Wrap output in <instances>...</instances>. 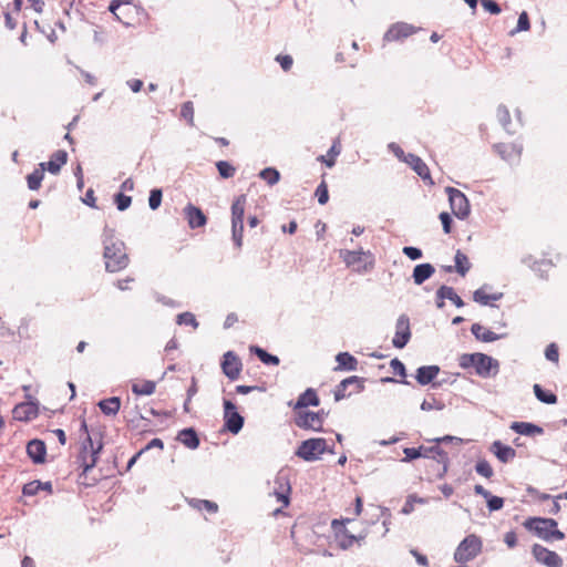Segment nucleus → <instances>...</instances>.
<instances>
[{
  "label": "nucleus",
  "mask_w": 567,
  "mask_h": 567,
  "mask_svg": "<svg viewBox=\"0 0 567 567\" xmlns=\"http://www.w3.org/2000/svg\"><path fill=\"white\" fill-rule=\"evenodd\" d=\"M275 485L274 495L277 501L281 502L284 506H288L291 487L287 474L279 472L275 478Z\"/></svg>",
  "instance_id": "dca6fc26"
},
{
  "label": "nucleus",
  "mask_w": 567,
  "mask_h": 567,
  "mask_svg": "<svg viewBox=\"0 0 567 567\" xmlns=\"http://www.w3.org/2000/svg\"><path fill=\"white\" fill-rule=\"evenodd\" d=\"M216 167L218 169L219 175L223 178H230L235 175V172H236L235 167L226 161L217 162Z\"/></svg>",
  "instance_id": "09e8293b"
},
{
  "label": "nucleus",
  "mask_w": 567,
  "mask_h": 567,
  "mask_svg": "<svg viewBox=\"0 0 567 567\" xmlns=\"http://www.w3.org/2000/svg\"><path fill=\"white\" fill-rule=\"evenodd\" d=\"M497 118L499 121V123L502 124V126L508 132V133H514V131L511 130L509 127V120H511V116H509V112L507 110V107L503 106V105H499L497 107Z\"/></svg>",
  "instance_id": "de8ad7c7"
},
{
  "label": "nucleus",
  "mask_w": 567,
  "mask_h": 567,
  "mask_svg": "<svg viewBox=\"0 0 567 567\" xmlns=\"http://www.w3.org/2000/svg\"><path fill=\"white\" fill-rule=\"evenodd\" d=\"M545 357H546L547 360H549L551 362H557L558 361V358H559L558 349H557V347L554 343L549 344L546 348Z\"/></svg>",
  "instance_id": "0e129e2a"
},
{
  "label": "nucleus",
  "mask_w": 567,
  "mask_h": 567,
  "mask_svg": "<svg viewBox=\"0 0 567 567\" xmlns=\"http://www.w3.org/2000/svg\"><path fill=\"white\" fill-rule=\"evenodd\" d=\"M39 408L34 401L19 403L14 406L12 414L18 421H31L38 416Z\"/></svg>",
  "instance_id": "f3484780"
},
{
  "label": "nucleus",
  "mask_w": 567,
  "mask_h": 567,
  "mask_svg": "<svg viewBox=\"0 0 567 567\" xmlns=\"http://www.w3.org/2000/svg\"><path fill=\"white\" fill-rule=\"evenodd\" d=\"M427 441L436 443L437 445L442 444V443H455V444H463L464 443L463 439L457 437V436H452V435H445V436H442V437H435V439L427 440Z\"/></svg>",
  "instance_id": "052dcab7"
},
{
  "label": "nucleus",
  "mask_w": 567,
  "mask_h": 567,
  "mask_svg": "<svg viewBox=\"0 0 567 567\" xmlns=\"http://www.w3.org/2000/svg\"><path fill=\"white\" fill-rule=\"evenodd\" d=\"M455 261V270L461 275L465 276L466 272L471 268V264L468 261V258L465 254H463L461 250H457L454 256Z\"/></svg>",
  "instance_id": "58836bf2"
},
{
  "label": "nucleus",
  "mask_w": 567,
  "mask_h": 567,
  "mask_svg": "<svg viewBox=\"0 0 567 567\" xmlns=\"http://www.w3.org/2000/svg\"><path fill=\"white\" fill-rule=\"evenodd\" d=\"M482 549V542L476 535H468L457 546L454 553V559L457 563L465 564L474 559Z\"/></svg>",
  "instance_id": "423d86ee"
},
{
  "label": "nucleus",
  "mask_w": 567,
  "mask_h": 567,
  "mask_svg": "<svg viewBox=\"0 0 567 567\" xmlns=\"http://www.w3.org/2000/svg\"><path fill=\"white\" fill-rule=\"evenodd\" d=\"M309 405L317 406L319 405V398L315 390L307 389L297 400L295 404V409H302Z\"/></svg>",
  "instance_id": "72a5a7b5"
},
{
  "label": "nucleus",
  "mask_w": 567,
  "mask_h": 567,
  "mask_svg": "<svg viewBox=\"0 0 567 567\" xmlns=\"http://www.w3.org/2000/svg\"><path fill=\"white\" fill-rule=\"evenodd\" d=\"M132 198L131 196H126L123 193H118L115 195V204L118 210L123 212L131 206Z\"/></svg>",
  "instance_id": "864d4df0"
},
{
  "label": "nucleus",
  "mask_w": 567,
  "mask_h": 567,
  "mask_svg": "<svg viewBox=\"0 0 567 567\" xmlns=\"http://www.w3.org/2000/svg\"><path fill=\"white\" fill-rule=\"evenodd\" d=\"M68 162V153L63 150H59L52 154L51 159L47 163H40L39 166L49 173L56 175L60 173L61 167Z\"/></svg>",
  "instance_id": "aec40b11"
},
{
  "label": "nucleus",
  "mask_w": 567,
  "mask_h": 567,
  "mask_svg": "<svg viewBox=\"0 0 567 567\" xmlns=\"http://www.w3.org/2000/svg\"><path fill=\"white\" fill-rule=\"evenodd\" d=\"M439 372L437 365H423L417 369L415 379L421 385H426L437 377Z\"/></svg>",
  "instance_id": "c85d7f7f"
},
{
  "label": "nucleus",
  "mask_w": 567,
  "mask_h": 567,
  "mask_svg": "<svg viewBox=\"0 0 567 567\" xmlns=\"http://www.w3.org/2000/svg\"><path fill=\"white\" fill-rule=\"evenodd\" d=\"M276 60L279 62L284 71H289L292 66L293 60L290 55H277Z\"/></svg>",
  "instance_id": "338daca9"
},
{
  "label": "nucleus",
  "mask_w": 567,
  "mask_h": 567,
  "mask_svg": "<svg viewBox=\"0 0 567 567\" xmlns=\"http://www.w3.org/2000/svg\"><path fill=\"white\" fill-rule=\"evenodd\" d=\"M509 429L515 433L525 436L542 435L544 433L543 427L529 422H513L509 425Z\"/></svg>",
  "instance_id": "393cba45"
},
{
  "label": "nucleus",
  "mask_w": 567,
  "mask_h": 567,
  "mask_svg": "<svg viewBox=\"0 0 567 567\" xmlns=\"http://www.w3.org/2000/svg\"><path fill=\"white\" fill-rule=\"evenodd\" d=\"M350 385H355L357 386V391H360L363 388L362 381H361V379L359 377H355V375L349 377V378L342 380L337 385V388H336V390L333 392L334 400L336 401H341L344 398H347L348 395H350L351 393H347L348 386H350Z\"/></svg>",
  "instance_id": "b1692460"
},
{
  "label": "nucleus",
  "mask_w": 567,
  "mask_h": 567,
  "mask_svg": "<svg viewBox=\"0 0 567 567\" xmlns=\"http://www.w3.org/2000/svg\"><path fill=\"white\" fill-rule=\"evenodd\" d=\"M351 520V518H346L342 520L333 519L331 523V527L334 532L338 545L342 549L350 548L357 540V536L350 534L348 529L344 527V524L350 523Z\"/></svg>",
  "instance_id": "9b49d317"
},
{
  "label": "nucleus",
  "mask_w": 567,
  "mask_h": 567,
  "mask_svg": "<svg viewBox=\"0 0 567 567\" xmlns=\"http://www.w3.org/2000/svg\"><path fill=\"white\" fill-rule=\"evenodd\" d=\"M368 255H370V252L364 251L362 249H359V250L342 249V250H340V257L348 267L357 265L358 262H360L362 260L363 256H368Z\"/></svg>",
  "instance_id": "473e14b6"
},
{
  "label": "nucleus",
  "mask_w": 567,
  "mask_h": 567,
  "mask_svg": "<svg viewBox=\"0 0 567 567\" xmlns=\"http://www.w3.org/2000/svg\"><path fill=\"white\" fill-rule=\"evenodd\" d=\"M177 323L178 324H188L194 328L198 327V322L195 318V316L190 312H183L177 316Z\"/></svg>",
  "instance_id": "603ef678"
},
{
  "label": "nucleus",
  "mask_w": 567,
  "mask_h": 567,
  "mask_svg": "<svg viewBox=\"0 0 567 567\" xmlns=\"http://www.w3.org/2000/svg\"><path fill=\"white\" fill-rule=\"evenodd\" d=\"M416 31L415 27L405 22H398L390 27L384 34L385 41H398L406 38Z\"/></svg>",
  "instance_id": "6ab92c4d"
},
{
  "label": "nucleus",
  "mask_w": 567,
  "mask_h": 567,
  "mask_svg": "<svg viewBox=\"0 0 567 567\" xmlns=\"http://www.w3.org/2000/svg\"><path fill=\"white\" fill-rule=\"evenodd\" d=\"M246 204V195H239L231 204V236L237 248L243 246L244 215Z\"/></svg>",
  "instance_id": "20e7f679"
},
{
  "label": "nucleus",
  "mask_w": 567,
  "mask_h": 567,
  "mask_svg": "<svg viewBox=\"0 0 567 567\" xmlns=\"http://www.w3.org/2000/svg\"><path fill=\"white\" fill-rule=\"evenodd\" d=\"M532 551L538 563L544 564L547 567H563V559L557 553L538 544L533 546Z\"/></svg>",
  "instance_id": "ddd939ff"
},
{
  "label": "nucleus",
  "mask_w": 567,
  "mask_h": 567,
  "mask_svg": "<svg viewBox=\"0 0 567 567\" xmlns=\"http://www.w3.org/2000/svg\"><path fill=\"white\" fill-rule=\"evenodd\" d=\"M162 203V190L161 189H152L150 193L148 205L150 208L155 210L161 206Z\"/></svg>",
  "instance_id": "5fc2aeb1"
},
{
  "label": "nucleus",
  "mask_w": 567,
  "mask_h": 567,
  "mask_svg": "<svg viewBox=\"0 0 567 567\" xmlns=\"http://www.w3.org/2000/svg\"><path fill=\"white\" fill-rule=\"evenodd\" d=\"M104 246L105 268L107 271L116 272L128 265V257L125 252V244L115 238V230L105 226L102 234Z\"/></svg>",
  "instance_id": "f257e3e1"
},
{
  "label": "nucleus",
  "mask_w": 567,
  "mask_h": 567,
  "mask_svg": "<svg viewBox=\"0 0 567 567\" xmlns=\"http://www.w3.org/2000/svg\"><path fill=\"white\" fill-rule=\"evenodd\" d=\"M102 449V444L99 443L96 447L93 445V441L90 435L86 436L82 444V452L80 455L81 466L83 467V473H87L92 470L97 462V455Z\"/></svg>",
  "instance_id": "6e6552de"
},
{
  "label": "nucleus",
  "mask_w": 567,
  "mask_h": 567,
  "mask_svg": "<svg viewBox=\"0 0 567 567\" xmlns=\"http://www.w3.org/2000/svg\"><path fill=\"white\" fill-rule=\"evenodd\" d=\"M125 4H130L128 0H112L109 7V10L116 17L118 21L124 23L125 25H130L128 22L124 21V11L121 10V7Z\"/></svg>",
  "instance_id": "37998d69"
},
{
  "label": "nucleus",
  "mask_w": 567,
  "mask_h": 567,
  "mask_svg": "<svg viewBox=\"0 0 567 567\" xmlns=\"http://www.w3.org/2000/svg\"><path fill=\"white\" fill-rule=\"evenodd\" d=\"M489 450L502 463H508L516 456V451L512 446L503 444L501 441H494Z\"/></svg>",
  "instance_id": "5701e85b"
},
{
  "label": "nucleus",
  "mask_w": 567,
  "mask_h": 567,
  "mask_svg": "<svg viewBox=\"0 0 567 567\" xmlns=\"http://www.w3.org/2000/svg\"><path fill=\"white\" fill-rule=\"evenodd\" d=\"M189 505L198 511H207L209 513H216L218 505L207 499H190Z\"/></svg>",
  "instance_id": "c03bdc74"
},
{
  "label": "nucleus",
  "mask_w": 567,
  "mask_h": 567,
  "mask_svg": "<svg viewBox=\"0 0 567 567\" xmlns=\"http://www.w3.org/2000/svg\"><path fill=\"white\" fill-rule=\"evenodd\" d=\"M323 417L316 412H300L296 419L297 426L306 430L321 431Z\"/></svg>",
  "instance_id": "2eb2a0df"
},
{
  "label": "nucleus",
  "mask_w": 567,
  "mask_h": 567,
  "mask_svg": "<svg viewBox=\"0 0 567 567\" xmlns=\"http://www.w3.org/2000/svg\"><path fill=\"white\" fill-rule=\"evenodd\" d=\"M177 440L186 447L192 450L197 449L199 445L197 433L190 427L182 430L177 435Z\"/></svg>",
  "instance_id": "2f4dec72"
},
{
  "label": "nucleus",
  "mask_w": 567,
  "mask_h": 567,
  "mask_svg": "<svg viewBox=\"0 0 567 567\" xmlns=\"http://www.w3.org/2000/svg\"><path fill=\"white\" fill-rule=\"evenodd\" d=\"M121 406V401L117 396H112L99 402V408L106 415H115Z\"/></svg>",
  "instance_id": "c9c22d12"
},
{
  "label": "nucleus",
  "mask_w": 567,
  "mask_h": 567,
  "mask_svg": "<svg viewBox=\"0 0 567 567\" xmlns=\"http://www.w3.org/2000/svg\"><path fill=\"white\" fill-rule=\"evenodd\" d=\"M44 178V169L41 166L34 169L31 174L27 176L28 187L31 190H38L41 186V183Z\"/></svg>",
  "instance_id": "4c0bfd02"
},
{
  "label": "nucleus",
  "mask_w": 567,
  "mask_h": 567,
  "mask_svg": "<svg viewBox=\"0 0 567 567\" xmlns=\"http://www.w3.org/2000/svg\"><path fill=\"white\" fill-rule=\"evenodd\" d=\"M341 147L339 141H334L331 147L328 151L326 156H320L319 161L324 163L328 167H332L336 164V158L340 154Z\"/></svg>",
  "instance_id": "ea45409f"
},
{
  "label": "nucleus",
  "mask_w": 567,
  "mask_h": 567,
  "mask_svg": "<svg viewBox=\"0 0 567 567\" xmlns=\"http://www.w3.org/2000/svg\"><path fill=\"white\" fill-rule=\"evenodd\" d=\"M439 217L442 223L443 231L445 234H450L451 233V224H452V218H451L450 214L443 212L440 214Z\"/></svg>",
  "instance_id": "774afa93"
},
{
  "label": "nucleus",
  "mask_w": 567,
  "mask_h": 567,
  "mask_svg": "<svg viewBox=\"0 0 567 567\" xmlns=\"http://www.w3.org/2000/svg\"><path fill=\"white\" fill-rule=\"evenodd\" d=\"M482 7L492 14H498L501 7L493 0H481Z\"/></svg>",
  "instance_id": "680f3d73"
},
{
  "label": "nucleus",
  "mask_w": 567,
  "mask_h": 567,
  "mask_svg": "<svg viewBox=\"0 0 567 567\" xmlns=\"http://www.w3.org/2000/svg\"><path fill=\"white\" fill-rule=\"evenodd\" d=\"M403 254L409 257L411 260H416L422 257L421 249L416 247L406 246L403 248Z\"/></svg>",
  "instance_id": "e2e57ef3"
},
{
  "label": "nucleus",
  "mask_w": 567,
  "mask_h": 567,
  "mask_svg": "<svg viewBox=\"0 0 567 567\" xmlns=\"http://www.w3.org/2000/svg\"><path fill=\"white\" fill-rule=\"evenodd\" d=\"M224 420L225 429L233 434H237L244 425V417L236 411L235 404L229 400H224Z\"/></svg>",
  "instance_id": "1a4fd4ad"
},
{
  "label": "nucleus",
  "mask_w": 567,
  "mask_h": 567,
  "mask_svg": "<svg viewBox=\"0 0 567 567\" xmlns=\"http://www.w3.org/2000/svg\"><path fill=\"white\" fill-rule=\"evenodd\" d=\"M444 408H445V404L442 401L435 399L434 396H432L430 399H425L421 403V410L424 412H429L432 410L441 411Z\"/></svg>",
  "instance_id": "49530a36"
},
{
  "label": "nucleus",
  "mask_w": 567,
  "mask_h": 567,
  "mask_svg": "<svg viewBox=\"0 0 567 567\" xmlns=\"http://www.w3.org/2000/svg\"><path fill=\"white\" fill-rule=\"evenodd\" d=\"M458 364L463 369L473 367L481 378L495 377L499 370V363L496 359L481 352L462 354Z\"/></svg>",
  "instance_id": "f03ea898"
},
{
  "label": "nucleus",
  "mask_w": 567,
  "mask_h": 567,
  "mask_svg": "<svg viewBox=\"0 0 567 567\" xmlns=\"http://www.w3.org/2000/svg\"><path fill=\"white\" fill-rule=\"evenodd\" d=\"M471 331L474 337L483 342H493L502 339L505 334H497L489 329L485 328L481 323H473L471 327Z\"/></svg>",
  "instance_id": "cd10ccee"
},
{
  "label": "nucleus",
  "mask_w": 567,
  "mask_h": 567,
  "mask_svg": "<svg viewBox=\"0 0 567 567\" xmlns=\"http://www.w3.org/2000/svg\"><path fill=\"white\" fill-rule=\"evenodd\" d=\"M241 361L240 359L233 352L227 351L221 361V369L224 374L230 380H237L241 372Z\"/></svg>",
  "instance_id": "4468645a"
},
{
  "label": "nucleus",
  "mask_w": 567,
  "mask_h": 567,
  "mask_svg": "<svg viewBox=\"0 0 567 567\" xmlns=\"http://www.w3.org/2000/svg\"><path fill=\"white\" fill-rule=\"evenodd\" d=\"M388 148L401 161L404 162L406 159L408 154L404 153V151L396 143L392 142L388 145Z\"/></svg>",
  "instance_id": "69168bd1"
},
{
  "label": "nucleus",
  "mask_w": 567,
  "mask_h": 567,
  "mask_svg": "<svg viewBox=\"0 0 567 567\" xmlns=\"http://www.w3.org/2000/svg\"><path fill=\"white\" fill-rule=\"evenodd\" d=\"M489 287L484 285L473 293V300L482 306H488L492 301H497L503 298L502 292L488 293Z\"/></svg>",
  "instance_id": "a878e982"
},
{
  "label": "nucleus",
  "mask_w": 567,
  "mask_h": 567,
  "mask_svg": "<svg viewBox=\"0 0 567 567\" xmlns=\"http://www.w3.org/2000/svg\"><path fill=\"white\" fill-rule=\"evenodd\" d=\"M156 383L151 380L142 382H134L132 384V392L136 395H152L155 392Z\"/></svg>",
  "instance_id": "e433bc0d"
},
{
  "label": "nucleus",
  "mask_w": 567,
  "mask_h": 567,
  "mask_svg": "<svg viewBox=\"0 0 567 567\" xmlns=\"http://www.w3.org/2000/svg\"><path fill=\"white\" fill-rule=\"evenodd\" d=\"M449 195V202L452 213L458 219H465L471 213V206L467 197L458 189L454 187H446Z\"/></svg>",
  "instance_id": "0eeeda50"
},
{
  "label": "nucleus",
  "mask_w": 567,
  "mask_h": 567,
  "mask_svg": "<svg viewBox=\"0 0 567 567\" xmlns=\"http://www.w3.org/2000/svg\"><path fill=\"white\" fill-rule=\"evenodd\" d=\"M403 453H404V458L402 460L403 462H410L412 460L422 457L421 446L420 447H405L403 450Z\"/></svg>",
  "instance_id": "4d7b16f0"
},
{
  "label": "nucleus",
  "mask_w": 567,
  "mask_h": 567,
  "mask_svg": "<svg viewBox=\"0 0 567 567\" xmlns=\"http://www.w3.org/2000/svg\"><path fill=\"white\" fill-rule=\"evenodd\" d=\"M27 453L34 463L44 462L47 455V449L42 441L32 440L27 445Z\"/></svg>",
  "instance_id": "bb28decb"
},
{
  "label": "nucleus",
  "mask_w": 567,
  "mask_h": 567,
  "mask_svg": "<svg viewBox=\"0 0 567 567\" xmlns=\"http://www.w3.org/2000/svg\"><path fill=\"white\" fill-rule=\"evenodd\" d=\"M475 471L477 474L484 476L485 478H489L493 475V468L491 464L485 460H481L476 463Z\"/></svg>",
  "instance_id": "3c124183"
},
{
  "label": "nucleus",
  "mask_w": 567,
  "mask_h": 567,
  "mask_svg": "<svg viewBox=\"0 0 567 567\" xmlns=\"http://www.w3.org/2000/svg\"><path fill=\"white\" fill-rule=\"evenodd\" d=\"M324 452L334 453L332 449H328L324 439L316 437L301 442L296 455L306 462H313L319 460Z\"/></svg>",
  "instance_id": "39448f33"
},
{
  "label": "nucleus",
  "mask_w": 567,
  "mask_h": 567,
  "mask_svg": "<svg viewBox=\"0 0 567 567\" xmlns=\"http://www.w3.org/2000/svg\"><path fill=\"white\" fill-rule=\"evenodd\" d=\"M529 28H530V24H529L528 14H527V12L523 11L518 17L517 27L515 30L511 31V35H514L517 32L528 31Z\"/></svg>",
  "instance_id": "8fccbe9b"
},
{
  "label": "nucleus",
  "mask_w": 567,
  "mask_h": 567,
  "mask_svg": "<svg viewBox=\"0 0 567 567\" xmlns=\"http://www.w3.org/2000/svg\"><path fill=\"white\" fill-rule=\"evenodd\" d=\"M535 396L543 403L546 404H555L557 402V396L553 392L545 391L539 384H534L533 386Z\"/></svg>",
  "instance_id": "a19ab883"
},
{
  "label": "nucleus",
  "mask_w": 567,
  "mask_h": 567,
  "mask_svg": "<svg viewBox=\"0 0 567 567\" xmlns=\"http://www.w3.org/2000/svg\"><path fill=\"white\" fill-rule=\"evenodd\" d=\"M504 506V499L498 496L489 495L487 498V507L491 512L499 511Z\"/></svg>",
  "instance_id": "bf43d9fd"
},
{
  "label": "nucleus",
  "mask_w": 567,
  "mask_h": 567,
  "mask_svg": "<svg viewBox=\"0 0 567 567\" xmlns=\"http://www.w3.org/2000/svg\"><path fill=\"white\" fill-rule=\"evenodd\" d=\"M411 338L410 319L405 315H401L395 323V333L392 339L393 347L402 349L406 346Z\"/></svg>",
  "instance_id": "f8f14e48"
},
{
  "label": "nucleus",
  "mask_w": 567,
  "mask_h": 567,
  "mask_svg": "<svg viewBox=\"0 0 567 567\" xmlns=\"http://www.w3.org/2000/svg\"><path fill=\"white\" fill-rule=\"evenodd\" d=\"M423 181H430L432 184L430 169L423 159L414 154L409 153L404 161Z\"/></svg>",
  "instance_id": "4be33fe9"
},
{
  "label": "nucleus",
  "mask_w": 567,
  "mask_h": 567,
  "mask_svg": "<svg viewBox=\"0 0 567 567\" xmlns=\"http://www.w3.org/2000/svg\"><path fill=\"white\" fill-rule=\"evenodd\" d=\"M250 351L254 352L265 364L278 365L280 362L277 355H272L259 347H250Z\"/></svg>",
  "instance_id": "79ce46f5"
},
{
  "label": "nucleus",
  "mask_w": 567,
  "mask_h": 567,
  "mask_svg": "<svg viewBox=\"0 0 567 567\" xmlns=\"http://www.w3.org/2000/svg\"><path fill=\"white\" fill-rule=\"evenodd\" d=\"M184 214L187 219L188 226L192 229L203 227L206 225L207 218L198 207H196L192 204H188L184 208Z\"/></svg>",
  "instance_id": "412c9836"
},
{
  "label": "nucleus",
  "mask_w": 567,
  "mask_h": 567,
  "mask_svg": "<svg viewBox=\"0 0 567 567\" xmlns=\"http://www.w3.org/2000/svg\"><path fill=\"white\" fill-rule=\"evenodd\" d=\"M435 272L434 267L431 264H420L414 267L413 280L416 285H422L425 280L432 277Z\"/></svg>",
  "instance_id": "c756f323"
},
{
  "label": "nucleus",
  "mask_w": 567,
  "mask_h": 567,
  "mask_svg": "<svg viewBox=\"0 0 567 567\" xmlns=\"http://www.w3.org/2000/svg\"><path fill=\"white\" fill-rule=\"evenodd\" d=\"M437 299H449L451 300L457 308H461L464 306L463 300L461 297L454 291L452 287L449 286H441L439 290L436 291Z\"/></svg>",
  "instance_id": "f704fd0d"
},
{
  "label": "nucleus",
  "mask_w": 567,
  "mask_h": 567,
  "mask_svg": "<svg viewBox=\"0 0 567 567\" xmlns=\"http://www.w3.org/2000/svg\"><path fill=\"white\" fill-rule=\"evenodd\" d=\"M494 148L504 161L511 164L517 163L522 155V145L516 143H499L495 144Z\"/></svg>",
  "instance_id": "a211bd4d"
},
{
  "label": "nucleus",
  "mask_w": 567,
  "mask_h": 567,
  "mask_svg": "<svg viewBox=\"0 0 567 567\" xmlns=\"http://www.w3.org/2000/svg\"><path fill=\"white\" fill-rule=\"evenodd\" d=\"M316 196L318 197V203L320 205H324L329 200L328 188L324 182H322L316 189Z\"/></svg>",
  "instance_id": "13d9d810"
},
{
  "label": "nucleus",
  "mask_w": 567,
  "mask_h": 567,
  "mask_svg": "<svg viewBox=\"0 0 567 567\" xmlns=\"http://www.w3.org/2000/svg\"><path fill=\"white\" fill-rule=\"evenodd\" d=\"M181 114L190 125L194 124V107L192 102H186L182 105Z\"/></svg>",
  "instance_id": "6e6d98bb"
},
{
  "label": "nucleus",
  "mask_w": 567,
  "mask_h": 567,
  "mask_svg": "<svg viewBox=\"0 0 567 567\" xmlns=\"http://www.w3.org/2000/svg\"><path fill=\"white\" fill-rule=\"evenodd\" d=\"M338 363L337 370L355 371L358 368V360L349 352H340L336 357Z\"/></svg>",
  "instance_id": "7c9ffc66"
},
{
  "label": "nucleus",
  "mask_w": 567,
  "mask_h": 567,
  "mask_svg": "<svg viewBox=\"0 0 567 567\" xmlns=\"http://www.w3.org/2000/svg\"><path fill=\"white\" fill-rule=\"evenodd\" d=\"M523 525L545 542L561 540L565 537L557 528V522L551 518L530 517Z\"/></svg>",
  "instance_id": "7ed1b4c3"
},
{
  "label": "nucleus",
  "mask_w": 567,
  "mask_h": 567,
  "mask_svg": "<svg viewBox=\"0 0 567 567\" xmlns=\"http://www.w3.org/2000/svg\"><path fill=\"white\" fill-rule=\"evenodd\" d=\"M422 457L431 458L441 464V468L437 472V476L443 477L449 471V455L442 450L436 443L433 446H421Z\"/></svg>",
  "instance_id": "9d476101"
},
{
  "label": "nucleus",
  "mask_w": 567,
  "mask_h": 567,
  "mask_svg": "<svg viewBox=\"0 0 567 567\" xmlns=\"http://www.w3.org/2000/svg\"><path fill=\"white\" fill-rule=\"evenodd\" d=\"M260 178H262L268 185L274 186L280 179V174L276 168L266 167L259 173Z\"/></svg>",
  "instance_id": "a18cd8bd"
}]
</instances>
